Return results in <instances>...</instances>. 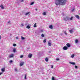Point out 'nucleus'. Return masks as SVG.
<instances>
[{
  "instance_id": "45",
  "label": "nucleus",
  "mask_w": 80,
  "mask_h": 80,
  "mask_svg": "<svg viewBox=\"0 0 80 80\" xmlns=\"http://www.w3.org/2000/svg\"><path fill=\"white\" fill-rule=\"evenodd\" d=\"M36 10H37V9H36Z\"/></svg>"
},
{
  "instance_id": "30",
  "label": "nucleus",
  "mask_w": 80,
  "mask_h": 80,
  "mask_svg": "<svg viewBox=\"0 0 80 80\" xmlns=\"http://www.w3.org/2000/svg\"><path fill=\"white\" fill-rule=\"evenodd\" d=\"M41 37H44V35L43 34H42L41 35Z\"/></svg>"
},
{
  "instance_id": "8",
  "label": "nucleus",
  "mask_w": 80,
  "mask_h": 80,
  "mask_svg": "<svg viewBox=\"0 0 80 80\" xmlns=\"http://www.w3.org/2000/svg\"><path fill=\"white\" fill-rule=\"evenodd\" d=\"M24 63V62H21L20 64V66L21 67H22V65H23Z\"/></svg>"
},
{
  "instance_id": "32",
  "label": "nucleus",
  "mask_w": 80,
  "mask_h": 80,
  "mask_svg": "<svg viewBox=\"0 0 80 80\" xmlns=\"http://www.w3.org/2000/svg\"><path fill=\"white\" fill-rule=\"evenodd\" d=\"M23 55H21V56H20V58H23Z\"/></svg>"
},
{
  "instance_id": "7",
  "label": "nucleus",
  "mask_w": 80,
  "mask_h": 80,
  "mask_svg": "<svg viewBox=\"0 0 80 80\" xmlns=\"http://www.w3.org/2000/svg\"><path fill=\"white\" fill-rule=\"evenodd\" d=\"M69 63H70V64H71L72 65H75V63L74 62H70Z\"/></svg>"
},
{
  "instance_id": "2",
  "label": "nucleus",
  "mask_w": 80,
  "mask_h": 80,
  "mask_svg": "<svg viewBox=\"0 0 80 80\" xmlns=\"http://www.w3.org/2000/svg\"><path fill=\"white\" fill-rule=\"evenodd\" d=\"M48 45L49 46H50L52 45V43L51 42V41L49 40L48 41Z\"/></svg>"
},
{
  "instance_id": "12",
  "label": "nucleus",
  "mask_w": 80,
  "mask_h": 80,
  "mask_svg": "<svg viewBox=\"0 0 80 80\" xmlns=\"http://www.w3.org/2000/svg\"><path fill=\"white\" fill-rule=\"evenodd\" d=\"M75 17H76V18H78V19H79V18H80V17L78 15H75Z\"/></svg>"
},
{
  "instance_id": "11",
  "label": "nucleus",
  "mask_w": 80,
  "mask_h": 80,
  "mask_svg": "<svg viewBox=\"0 0 80 80\" xmlns=\"http://www.w3.org/2000/svg\"><path fill=\"white\" fill-rule=\"evenodd\" d=\"M66 45L67 47L68 48L70 47V44L68 43Z\"/></svg>"
},
{
  "instance_id": "22",
  "label": "nucleus",
  "mask_w": 80,
  "mask_h": 80,
  "mask_svg": "<svg viewBox=\"0 0 80 80\" xmlns=\"http://www.w3.org/2000/svg\"><path fill=\"white\" fill-rule=\"evenodd\" d=\"M75 42L76 43H78V40L76 39L75 40Z\"/></svg>"
},
{
  "instance_id": "27",
  "label": "nucleus",
  "mask_w": 80,
  "mask_h": 80,
  "mask_svg": "<svg viewBox=\"0 0 80 80\" xmlns=\"http://www.w3.org/2000/svg\"><path fill=\"white\" fill-rule=\"evenodd\" d=\"M21 27H23V26H24V25H23V23H22L21 24Z\"/></svg>"
},
{
  "instance_id": "26",
  "label": "nucleus",
  "mask_w": 80,
  "mask_h": 80,
  "mask_svg": "<svg viewBox=\"0 0 80 80\" xmlns=\"http://www.w3.org/2000/svg\"><path fill=\"white\" fill-rule=\"evenodd\" d=\"M73 19V17H71V18L69 19L71 20H72Z\"/></svg>"
},
{
  "instance_id": "20",
  "label": "nucleus",
  "mask_w": 80,
  "mask_h": 80,
  "mask_svg": "<svg viewBox=\"0 0 80 80\" xmlns=\"http://www.w3.org/2000/svg\"><path fill=\"white\" fill-rule=\"evenodd\" d=\"M37 25V23H35L33 26V27H34V28L37 27V25Z\"/></svg>"
},
{
  "instance_id": "43",
  "label": "nucleus",
  "mask_w": 80,
  "mask_h": 80,
  "mask_svg": "<svg viewBox=\"0 0 80 80\" xmlns=\"http://www.w3.org/2000/svg\"><path fill=\"white\" fill-rule=\"evenodd\" d=\"M16 39H18V37H16Z\"/></svg>"
},
{
  "instance_id": "3",
  "label": "nucleus",
  "mask_w": 80,
  "mask_h": 80,
  "mask_svg": "<svg viewBox=\"0 0 80 80\" xmlns=\"http://www.w3.org/2000/svg\"><path fill=\"white\" fill-rule=\"evenodd\" d=\"M14 57V54H11L9 56V58H13Z\"/></svg>"
},
{
  "instance_id": "17",
  "label": "nucleus",
  "mask_w": 80,
  "mask_h": 80,
  "mask_svg": "<svg viewBox=\"0 0 80 80\" xmlns=\"http://www.w3.org/2000/svg\"><path fill=\"white\" fill-rule=\"evenodd\" d=\"M21 40H25V38L22 36L21 37Z\"/></svg>"
},
{
  "instance_id": "39",
  "label": "nucleus",
  "mask_w": 80,
  "mask_h": 80,
  "mask_svg": "<svg viewBox=\"0 0 80 80\" xmlns=\"http://www.w3.org/2000/svg\"><path fill=\"white\" fill-rule=\"evenodd\" d=\"M8 23H10V21H9L7 22Z\"/></svg>"
},
{
  "instance_id": "34",
  "label": "nucleus",
  "mask_w": 80,
  "mask_h": 80,
  "mask_svg": "<svg viewBox=\"0 0 80 80\" xmlns=\"http://www.w3.org/2000/svg\"><path fill=\"white\" fill-rule=\"evenodd\" d=\"M75 68L76 69L77 68H78V67H77V66H75Z\"/></svg>"
},
{
  "instance_id": "13",
  "label": "nucleus",
  "mask_w": 80,
  "mask_h": 80,
  "mask_svg": "<svg viewBox=\"0 0 80 80\" xmlns=\"http://www.w3.org/2000/svg\"><path fill=\"white\" fill-rule=\"evenodd\" d=\"M49 28H50L51 29H53V26L52 25H51L49 26Z\"/></svg>"
},
{
  "instance_id": "44",
  "label": "nucleus",
  "mask_w": 80,
  "mask_h": 80,
  "mask_svg": "<svg viewBox=\"0 0 80 80\" xmlns=\"http://www.w3.org/2000/svg\"><path fill=\"white\" fill-rule=\"evenodd\" d=\"M1 36H0V40L1 39Z\"/></svg>"
},
{
  "instance_id": "28",
  "label": "nucleus",
  "mask_w": 80,
  "mask_h": 80,
  "mask_svg": "<svg viewBox=\"0 0 80 80\" xmlns=\"http://www.w3.org/2000/svg\"><path fill=\"white\" fill-rule=\"evenodd\" d=\"M52 80H55V78H54V77H52Z\"/></svg>"
},
{
  "instance_id": "29",
  "label": "nucleus",
  "mask_w": 80,
  "mask_h": 80,
  "mask_svg": "<svg viewBox=\"0 0 80 80\" xmlns=\"http://www.w3.org/2000/svg\"><path fill=\"white\" fill-rule=\"evenodd\" d=\"M34 3V2H32L31 3L30 5H32Z\"/></svg>"
},
{
  "instance_id": "36",
  "label": "nucleus",
  "mask_w": 80,
  "mask_h": 80,
  "mask_svg": "<svg viewBox=\"0 0 80 80\" xmlns=\"http://www.w3.org/2000/svg\"><path fill=\"white\" fill-rule=\"evenodd\" d=\"M15 72H17V68H15Z\"/></svg>"
},
{
  "instance_id": "25",
  "label": "nucleus",
  "mask_w": 80,
  "mask_h": 80,
  "mask_svg": "<svg viewBox=\"0 0 80 80\" xmlns=\"http://www.w3.org/2000/svg\"><path fill=\"white\" fill-rule=\"evenodd\" d=\"M24 79L26 80L27 79V75H25V76L24 77Z\"/></svg>"
},
{
  "instance_id": "38",
  "label": "nucleus",
  "mask_w": 80,
  "mask_h": 80,
  "mask_svg": "<svg viewBox=\"0 0 80 80\" xmlns=\"http://www.w3.org/2000/svg\"><path fill=\"white\" fill-rule=\"evenodd\" d=\"M74 10H75V9H73L72 10V12H74Z\"/></svg>"
},
{
  "instance_id": "14",
  "label": "nucleus",
  "mask_w": 80,
  "mask_h": 80,
  "mask_svg": "<svg viewBox=\"0 0 80 80\" xmlns=\"http://www.w3.org/2000/svg\"><path fill=\"white\" fill-rule=\"evenodd\" d=\"M1 71H2V73H3V72H4L5 71L4 68H2V69Z\"/></svg>"
},
{
  "instance_id": "21",
  "label": "nucleus",
  "mask_w": 80,
  "mask_h": 80,
  "mask_svg": "<svg viewBox=\"0 0 80 80\" xmlns=\"http://www.w3.org/2000/svg\"><path fill=\"white\" fill-rule=\"evenodd\" d=\"M26 28H27L29 29L30 28V26L29 25H28L27 26Z\"/></svg>"
},
{
  "instance_id": "16",
  "label": "nucleus",
  "mask_w": 80,
  "mask_h": 80,
  "mask_svg": "<svg viewBox=\"0 0 80 80\" xmlns=\"http://www.w3.org/2000/svg\"><path fill=\"white\" fill-rule=\"evenodd\" d=\"M75 55L74 54H72L71 56V58H74Z\"/></svg>"
},
{
  "instance_id": "6",
  "label": "nucleus",
  "mask_w": 80,
  "mask_h": 80,
  "mask_svg": "<svg viewBox=\"0 0 80 80\" xmlns=\"http://www.w3.org/2000/svg\"><path fill=\"white\" fill-rule=\"evenodd\" d=\"M32 54L31 53H30L28 55V58H32Z\"/></svg>"
},
{
  "instance_id": "4",
  "label": "nucleus",
  "mask_w": 80,
  "mask_h": 80,
  "mask_svg": "<svg viewBox=\"0 0 80 80\" xmlns=\"http://www.w3.org/2000/svg\"><path fill=\"white\" fill-rule=\"evenodd\" d=\"M70 20V18L66 17L65 18L64 20L65 21H68V20Z\"/></svg>"
},
{
  "instance_id": "42",
  "label": "nucleus",
  "mask_w": 80,
  "mask_h": 80,
  "mask_svg": "<svg viewBox=\"0 0 80 80\" xmlns=\"http://www.w3.org/2000/svg\"><path fill=\"white\" fill-rule=\"evenodd\" d=\"M53 65H52L51 66V68H53Z\"/></svg>"
},
{
  "instance_id": "37",
  "label": "nucleus",
  "mask_w": 80,
  "mask_h": 80,
  "mask_svg": "<svg viewBox=\"0 0 80 80\" xmlns=\"http://www.w3.org/2000/svg\"><path fill=\"white\" fill-rule=\"evenodd\" d=\"M43 32V30H41L39 31V32Z\"/></svg>"
},
{
  "instance_id": "5",
  "label": "nucleus",
  "mask_w": 80,
  "mask_h": 80,
  "mask_svg": "<svg viewBox=\"0 0 80 80\" xmlns=\"http://www.w3.org/2000/svg\"><path fill=\"white\" fill-rule=\"evenodd\" d=\"M63 49L64 50H67L68 49V48L66 46H64L63 48Z\"/></svg>"
},
{
  "instance_id": "33",
  "label": "nucleus",
  "mask_w": 80,
  "mask_h": 80,
  "mask_svg": "<svg viewBox=\"0 0 80 80\" xmlns=\"http://www.w3.org/2000/svg\"><path fill=\"white\" fill-rule=\"evenodd\" d=\"M64 33L65 35H67V32H66V31H65L64 32Z\"/></svg>"
},
{
  "instance_id": "18",
  "label": "nucleus",
  "mask_w": 80,
  "mask_h": 80,
  "mask_svg": "<svg viewBox=\"0 0 80 80\" xmlns=\"http://www.w3.org/2000/svg\"><path fill=\"white\" fill-rule=\"evenodd\" d=\"M47 41V39H44V40L43 41V43H46V41Z\"/></svg>"
},
{
  "instance_id": "35",
  "label": "nucleus",
  "mask_w": 80,
  "mask_h": 80,
  "mask_svg": "<svg viewBox=\"0 0 80 80\" xmlns=\"http://www.w3.org/2000/svg\"><path fill=\"white\" fill-rule=\"evenodd\" d=\"M12 62L13 61H12V60H11L9 62V63H12Z\"/></svg>"
},
{
  "instance_id": "19",
  "label": "nucleus",
  "mask_w": 80,
  "mask_h": 80,
  "mask_svg": "<svg viewBox=\"0 0 80 80\" xmlns=\"http://www.w3.org/2000/svg\"><path fill=\"white\" fill-rule=\"evenodd\" d=\"M45 60L46 62H48V58H45Z\"/></svg>"
},
{
  "instance_id": "9",
  "label": "nucleus",
  "mask_w": 80,
  "mask_h": 80,
  "mask_svg": "<svg viewBox=\"0 0 80 80\" xmlns=\"http://www.w3.org/2000/svg\"><path fill=\"white\" fill-rule=\"evenodd\" d=\"M0 7H1V9H2V10H3V9H4V7H3V5H1L0 6Z\"/></svg>"
},
{
  "instance_id": "31",
  "label": "nucleus",
  "mask_w": 80,
  "mask_h": 80,
  "mask_svg": "<svg viewBox=\"0 0 80 80\" xmlns=\"http://www.w3.org/2000/svg\"><path fill=\"white\" fill-rule=\"evenodd\" d=\"M13 47H15L16 46V44H13Z\"/></svg>"
},
{
  "instance_id": "10",
  "label": "nucleus",
  "mask_w": 80,
  "mask_h": 80,
  "mask_svg": "<svg viewBox=\"0 0 80 80\" xmlns=\"http://www.w3.org/2000/svg\"><path fill=\"white\" fill-rule=\"evenodd\" d=\"M30 13V12H26L25 14V15L27 16V15H29Z\"/></svg>"
},
{
  "instance_id": "46",
  "label": "nucleus",
  "mask_w": 80,
  "mask_h": 80,
  "mask_svg": "<svg viewBox=\"0 0 80 80\" xmlns=\"http://www.w3.org/2000/svg\"><path fill=\"white\" fill-rule=\"evenodd\" d=\"M29 26H30V24L29 25Z\"/></svg>"
},
{
  "instance_id": "1",
  "label": "nucleus",
  "mask_w": 80,
  "mask_h": 80,
  "mask_svg": "<svg viewBox=\"0 0 80 80\" xmlns=\"http://www.w3.org/2000/svg\"><path fill=\"white\" fill-rule=\"evenodd\" d=\"M67 2V0H56L55 1V4L57 6L59 5H64Z\"/></svg>"
},
{
  "instance_id": "40",
  "label": "nucleus",
  "mask_w": 80,
  "mask_h": 80,
  "mask_svg": "<svg viewBox=\"0 0 80 80\" xmlns=\"http://www.w3.org/2000/svg\"><path fill=\"white\" fill-rule=\"evenodd\" d=\"M56 60H57V61H58V60H59V58L56 59Z\"/></svg>"
},
{
  "instance_id": "15",
  "label": "nucleus",
  "mask_w": 80,
  "mask_h": 80,
  "mask_svg": "<svg viewBox=\"0 0 80 80\" xmlns=\"http://www.w3.org/2000/svg\"><path fill=\"white\" fill-rule=\"evenodd\" d=\"M69 32L71 33H73V29H72L70 30H69Z\"/></svg>"
},
{
  "instance_id": "24",
  "label": "nucleus",
  "mask_w": 80,
  "mask_h": 80,
  "mask_svg": "<svg viewBox=\"0 0 80 80\" xmlns=\"http://www.w3.org/2000/svg\"><path fill=\"white\" fill-rule=\"evenodd\" d=\"M42 15H46V12H44L42 13Z\"/></svg>"
},
{
  "instance_id": "23",
  "label": "nucleus",
  "mask_w": 80,
  "mask_h": 80,
  "mask_svg": "<svg viewBox=\"0 0 80 80\" xmlns=\"http://www.w3.org/2000/svg\"><path fill=\"white\" fill-rule=\"evenodd\" d=\"M16 51V48H14L13 49V52H15Z\"/></svg>"
},
{
  "instance_id": "41",
  "label": "nucleus",
  "mask_w": 80,
  "mask_h": 80,
  "mask_svg": "<svg viewBox=\"0 0 80 80\" xmlns=\"http://www.w3.org/2000/svg\"><path fill=\"white\" fill-rule=\"evenodd\" d=\"M2 73H3V72H0V75H2Z\"/></svg>"
}]
</instances>
